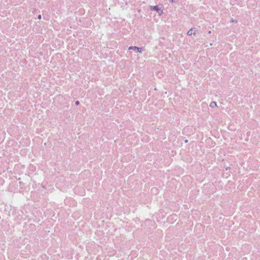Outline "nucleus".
<instances>
[{"instance_id": "obj_1", "label": "nucleus", "mask_w": 260, "mask_h": 260, "mask_svg": "<svg viewBox=\"0 0 260 260\" xmlns=\"http://www.w3.org/2000/svg\"><path fill=\"white\" fill-rule=\"evenodd\" d=\"M149 8L151 10L157 12L159 16H161L163 14V7L162 5L150 6Z\"/></svg>"}, {"instance_id": "obj_2", "label": "nucleus", "mask_w": 260, "mask_h": 260, "mask_svg": "<svg viewBox=\"0 0 260 260\" xmlns=\"http://www.w3.org/2000/svg\"><path fill=\"white\" fill-rule=\"evenodd\" d=\"M198 34H199V29L196 27L191 28L187 32V35L189 36H195Z\"/></svg>"}, {"instance_id": "obj_3", "label": "nucleus", "mask_w": 260, "mask_h": 260, "mask_svg": "<svg viewBox=\"0 0 260 260\" xmlns=\"http://www.w3.org/2000/svg\"><path fill=\"white\" fill-rule=\"evenodd\" d=\"M209 106L212 108L217 107V104L215 102H212L211 103H210Z\"/></svg>"}, {"instance_id": "obj_4", "label": "nucleus", "mask_w": 260, "mask_h": 260, "mask_svg": "<svg viewBox=\"0 0 260 260\" xmlns=\"http://www.w3.org/2000/svg\"><path fill=\"white\" fill-rule=\"evenodd\" d=\"M137 47L136 46H130L128 48V50H136L137 49Z\"/></svg>"}, {"instance_id": "obj_5", "label": "nucleus", "mask_w": 260, "mask_h": 260, "mask_svg": "<svg viewBox=\"0 0 260 260\" xmlns=\"http://www.w3.org/2000/svg\"><path fill=\"white\" fill-rule=\"evenodd\" d=\"M136 50H137V52H138L142 53V48L137 47V49Z\"/></svg>"}, {"instance_id": "obj_6", "label": "nucleus", "mask_w": 260, "mask_h": 260, "mask_svg": "<svg viewBox=\"0 0 260 260\" xmlns=\"http://www.w3.org/2000/svg\"><path fill=\"white\" fill-rule=\"evenodd\" d=\"M38 19H41V15H39L38 16Z\"/></svg>"}, {"instance_id": "obj_7", "label": "nucleus", "mask_w": 260, "mask_h": 260, "mask_svg": "<svg viewBox=\"0 0 260 260\" xmlns=\"http://www.w3.org/2000/svg\"><path fill=\"white\" fill-rule=\"evenodd\" d=\"M79 102L78 101H76V105H79Z\"/></svg>"}, {"instance_id": "obj_8", "label": "nucleus", "mask_w": 260, "mask_h": 260, "mask_svg": "<svg viewBox=\"0 0 260 260\" xmlns=\"http://www.w3.org/2000/svg\"><path fill=\"white\" fill-rule=\"evenodd\" d=\"M170 2L173 3L174 2V0H169Z\"/></svg>"}, {"instance_id": "obj_9", "label": "nucleus", "mask_w": 260, "mask_h": 260, "mask_svg": "<svg viewBox=\"0 0 260 260\" xmlns=\"http://www.w3.org/2000/svg\"><path fill=\"white\" fill-rule=\"evenodd\" d=\"M187 142H188V140H186L185 141V143H187Z\"/></svg>"}]
</instances>
